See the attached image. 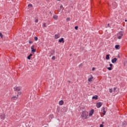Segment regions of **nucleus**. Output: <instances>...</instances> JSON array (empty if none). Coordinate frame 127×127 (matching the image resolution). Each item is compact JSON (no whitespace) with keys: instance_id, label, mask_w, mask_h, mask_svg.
<instances>
[{"instance_id":"1","label":"nucleus","mask_w":127,"mask_h":127,"mask_svg":"<svg viewBox=\"0 0 127 127\" xmlns=\"http://www.w3.org/2000/svg\"><path fill=\"white\" fill-rule=\"evenodd\" d=\"M81 117L83 119L87 120V119H88V112L86 111H83L81 114Z\"/></svg>"},{"instance_id":"2","label":"nucleus","mask_w":127,"mask_h":127,"mask_svg":"<svg viewBox=\"0 0 127 127\" xmlns=\"http://www.w3.org/2000/svg\"><path fill=\"white\" fill-rule=\"evenodd\" d=\"M124 31H120L117 34V38L118 39H122L123 36H124Z\"/></svg>"},{"instance_id":"3","label":"nucleus","mask_w":127,"mask_h":127,"mask_svg":"<svg viewBox=\"0 0 127 127\" xmlns=\"http://www.w3.org/2000/svg\"><path fill=\"white\" fill-rule=\"evenodd\" d=\"M15 92H19L20 90H21V87H16V88H14Z\"/></svg>"},{"instance_id":"4","label":"nucleus","mask_w":127,"mask_h":127,"mask_svg":"<svg viewBox=\"0 0 127 127\" xmlns=\"http://www.w3.org/2000/svg\"><path fill=\"white\" fill-rule=\"evenodd\" d=\"M102 105L103 103H102V102H98L96 104V107L99 109V108H101V107H102Z\"/></svg>"},{"instance_id":"5","label":"nucleus","mask_w":127,"mask_h":127,"mask_svg":"<svg viewBox=\"0 0 127 127\" xmlns=\"http://www.w3.org/2000/svg\"><path fill=\"white\" fill-rule=\"evenodd\" d=\"M31 52L32 53H34V52H36V50L34 49V46H32L31 47Z\"/></svg>"},{"instance_id":"6","label":"nucleus","mask_w":127,"mask_h":127,"mask_svg":"<svg viewBox=\"0 0 127 127\" xmlns=\"http://www.w3.org/2000/svg\"><path fill=\"white\" fill-rule=\"evenodd\" d=\"M93 78L94 77H93L92 75H90V77H89L88 79V82H92V81H93Z\"/></svg>"},{"instance_id":"7","label":"nucleus","mask_w":127,"mask_h":127,"mask_svg":"<svg viewBox=\"0 0 127 127\" xmlns=\"http://www.w3.org/2000/svg\"><path fill=\"white\" fill-rule=\"evenodd\" d=\"M17 98H18V95H17V96H13L11 100H12V101H15L16 100H17Z\"/></svg>"},{"instance_id":"8","label":"nucleus","mask_w":127,"mask_h":127,"mask_svg":"<svg viewBox=\"0 0 127 127\" xmlns=\"http://www.w3.org/2000/svg\"><path fill=\"white\" fill-rule=\"evenodd\" d=\"M59 42H60V43H64V42H65L64 41V38H61V39L59 40Z\"/></svg>"},{"instance_id":"9","label":"nucleus","mask_w":127,"mask_h":127,"mask_svg":"<svg viewBox=\"0 0 127 127\" xmlns=\"http://www.w3.org/2000/svg\"><path fill=\"white\" fill-rule=\"evenodd\" d=\"M1 120H4L5 119V115L3 114L0 116Z\"/></svg>"},{"instance_id":"10","label":"nucleus","mask_w":127,"mask_h":127,"mask_svg":"<svg viewBox=\"0 0 127 127\" xmlns=\"http://www.w3.org/2000/svg\"><path fill=\"white\" fill-rule=\"evenodd\" d=\"M93 114H94V110H91L89 112V116H93Z\"/></svg>"},{"instance_id":"11","label":"nucleus","mask_w":127,"mask_h":127,"mask_svg":"<svg viewBox=\"0 0 127 127\" xmlns=\"http://www.w3.org/2000/svg\"><path fill=\"white\" fill-rule=\"evenodd\" d=\"M117 58H114L113 60H112V63H116V62H117Z\"/></svg>"},{"instance_id":"12","label":"nucleus","mask_w":127,"mask_h":127,"mask_svg":"<svg viewBox=\"0 0 127 127\" xmlns=\"http://www.w3.org/2000/svg\"><path fill=\"white\" fill-rule=\"evenodd\" d=\"M53 18L55 20H57V19H58V16H57V15H54Z\"/></svg>"},{"instance_id":"13","label":"nucleus","mask_w":127,"mask_h":127,"mask_svg":"<svg viewBox=\"0 0 127 127\" xmlns=\"http://www.w3.org/2000/svg\"><path fill=\"white\" fill-rule=\"evenodd\" d=\"M64 104V101H63V100H61V101L59 102V105H60V106H62Z\"/></svg>"},{"instance_id":"14","label":"nucleus","mask_w":127,"mask_h":127,"mask_svg":"<svg viewBox=\"0 0 127 127\" xmlns=\"http://www.w3.org/2000/svg\"><path fill=\"white\" fill-rule=\"evenodd\" d=\"M92 99L93 100H98V96L97 95H95L94 96L92 97Z\"/></svg>"},{"instance_id":"15","label":"nucleus","mask_w":127,"mask_h":127,"mask_svg":"<svg viewBox=\"0 0 127 127\" xmlns=\"http://www.w3.org/2000/svg\"><path fill=\"white\" fill-rule=\"evenodd\" d=\"M28 8H30L31 9L33 7V6H32V4H28Z\"/></svg>"},{"instance_id":"16","label":"nucleus","mask_w":127,"mask_h":127,"mask_svg":"<svg viewBox=\"0 0 127 127\" xmlns=\"http://www.w3.org/2000/svg\"><path fill=\"white\" fill-rule=\"evenodd\" d=\"M55 37L56 39H58V38H59V37H60V35H55Z\"/></svg>"},{"instance_id":"17","label":"nucleus","mask_w":127,"mask_h":127,"mask_svg":"<svg viewBox=\"0 0 127 127\" xmlns=\"http://www.w3.org/2000/svg\"><path fill=\"white\" fill-rule=\"evenodd\" d=\"M106 60H109L110 59V55H107L106 57Z\"/></svg>"},{"instance_id":"18","label":"nucleus","mask_w":127,"mask_h":127,"mask_svg":"<svg viewBox=\"0 0 127 127\" xmlns=\"http://www.w3.org/2000/svg\"><path fill=\"white\" fill-rule=\"evenodd\" d=\"M116 49H120V45H116L115 46Z\"/></svg>"},{"instance_id":"19","label":"nucleus","mask_w":127,"mask_h":127,"mask_svg":"<svg viewBox=\"0 0 127 127\" xmlns=\"http://www.w3.org/2000/svg\"><path fill=\"white\" fill-rule=\"evenodd\" d=\"M122 125H123V127H125V126H127V122L126 121L122 123Z\"/></svg>"},{"instance_id":"20","label":"nucleus","mask_w":127,"mask_h":127,"mask_svg":"<svg viewBox=\"0 0 127 127\" xmlns=\"http://www.w3.org/2000/svg\"><path fill=\"white\" fill-rule=\"evenodd\" d=\"M34 40L35 41H37V40H38V38L37 37H35Z\"/></svg>"},{"instance_id":"21","label":"nucleus","mask_w":127,"mask_h":127,"mask_svg":"<svg viewBox=\"0 0 127 127\" xmlns=\"http://www.w3.org/2000/svg\"><path fill=\"white\" fill-rule=\"evenodd\" d=\"M108 70H109V71H111L112 69V67H107Z\"/></svg>"},{"instance_id":"22","label":"nucleus","mask_w":127,"mask_h":127,"mask_svg":"<svg viewBox=\"0 0 127 127\" xmlns=\"http://www.w3.org/2000/svg\"><path fill=\"white\" fill-rule=\"evenodd\" d=\"M3 37V35H2V34L1 33H0V37H1V38H2Z\"/></svg>"},{"instance_id":"23","label":"nucleus","mask_w":127,"mask_h":127,"mask_svg":"<svg viewBox=\"0 0 127 127\" xmlns=\"http://www.w3.org/2000/svg\"><path fill=\"white\" fill-rule=\"evenodd\" d=\"M43 26L44 27H47V26H46V23H44L43 24Z\"/></svg>"},{"instance_id":"24","label":"nucleus","mask_w":127,"mask_h":127,"mask_svg":"<svg viewBox=\"0 0 127 127\" xmlns=\"http://www.w3.org/2000/svg\"><path fill=\"white\" fill-rule=\"evenodd\" d=\"M79 27H78V26H76L74 28L75 29H76V30H78V28Z\"/></svg>"},{"instance_id":"25","label":"nucleus","mask_w":127,"mask_h":127,"mask_svg":"<svg viewBox=\"0 0 127 127\" xmlns=\"http://www.w3.org/2000/svg\"><path fill=\"white\" fill-rule=\"evenodd\" d=\"M29 43L30 44H32L33 43V42L31 41H29Z\"/></svg>"},{"instance_id":"26","label":"nucleus","mask_w":127,"mask_h":127,"mask_svg":"<svg viewBox=\"0 0 127 127\" xmlns=\"http://www.w3.org/2000/svg\"><path fill=\"white\" fill-rule=\"evenodd\" d=\"M52 59L53 60H55V59H56L55 56H53Z\"/></svg>"},{"instance_id":"27","label":"nucleus","mask_w":127,"mask_h":127,"mask_svg":"<svg viewBox=\"0 0 127 127\" xmlns=\"http://www.w3.org/2000/svg\"><path fill=\"white\" fill-rule=\"evenodd\" d=\"M109 92H110V93H113V89H109Z\"/></svg>"},{"instance_id":"28","label":"nucleus","mask_w":127,"mask_h":127,"mask_svg":"<svg viewBox=\"0 0 127 127\" xmlns=\"http://www.w3.org/2000/svg\"><path fill=\"white\" fill-rule=\"evenodd\" d=\"M35 22L37 23V22H38V19H36L35 20Z\"/></svg>"},{"instance_id":"29","label":"nucleus","mask_w":127,"mask_h":127,"mask_svg":"<svg viewBox=\"0 0 127 127\" xmlns=\"http://www.w3.org/2000/svg\"><path fill=\"white\" fill-rule=\"evenodd\" d=\"M31 58V57L30 56H29L27 57V59H28V60H30Z\"/></svg>"},{"instance_id":"30","label":"nucleus","mask_w":127,"mask_h":127,"mask_svg":"<svg viewBox=\"0 0 127 127\" xmlns=\"http://www.w3.org/2000/svg\"><path fill=\"white\" fill-rule=\"evenodd\" d=\"M66 20H67V21H69L70 18H69V17L66 18Z\"/></svg>"},{"instance_id":"31","label":"nucleus","mask_w":127,"mask_h":127,"mask_svg":"<svg viewBox=\"0 0 127 127\" xmlns=\"http://www.w3.org/2000/svg\"><path fill=\"white\" fill-rule=\"evenodd\" d=\"M17 95H18V96H19V95H21V92H18Z\"/></svg>"},{"instance_id":"32","label":"nucleus","mask_w":127,"mask_h":127,"mask_svg":"<svg viewBox=\"0 0 127 127\" xmlns=\"http://www.w3.org/2000/svg\"><path fill=\"white\" fill-rule=\"evenodd\" d=\"M108 26H106V28H108V27H111V26H110V24H108Z\"/></svg>"},{"instance_id":"33","label":"nucleus","mask_w":127,"mask_h":127,"mask_svg":"<svg viewBox=\"0 0 127 127\" xmlns=\"http://www.w3.org/2000/svg\"><path fill=\"white\" fill-rule=\"evenodd\" d=\"M103 115H106V111H103Z\"/></svg>"},{"instance_id":"34","label":"nucleus","mask_w":127,"mask_h":127,"mask_svg":"<svg viewBox=\"0 0 127 127\" xmlns=\"http://www.w3.org/2000/svg\"><path fill=\"white\" fill-rule=\"evenodd\" d=\"M60 8H61V9H62V8H63V5H61L60 6Z\"/></svg>"},{"instance_id":"35","label":"nucleus","mask_w":127,"mask_h":127,"mask_svg":"<svg viewBox=\"0 0 127 127\" xmlns=\"http://www.w3.org/2000/svg\"><path fill=\"white\" fill-rule=\"evenodd\" d=\"M100 127H104V125L103 124H101L100 125Z\"/></svg>"},{"instance_id":"36","label":"nucleus","mask_w":127,"mask_h":127,"mask_svg":"<svg viewBox=\"0 0 127 127\" xmlns=\"http://www.w3.org/2000/svg\"><path fill=\"white\" fill-rule=\"evenodd\" d=\"M109 65L110 66V67H113V64H110Z\"/></svg>"},{"instance_id":"37","label":"nucleus","mask_w":127,"mask_h":127,"mask_svg":"<svg viewBox=\"0 0 127 127\" xmlns=\"http://www.w3.org/2000/svg\"><path fill=\"white\" fill-rule=\"evenodd\" d=\"M95 69H96V68H95V67H93V68H92V71H94Z\"/></svg>"},{"instance_id":"38","label":"nucleus","mask_w":127,"mask_h":127,"mask_svg":"<svg viewBox=\"0 0 127 127\" xmlns=\"http://www.w3.org/2000/svg\"><path fill=\"white\" fill-rule=\"evenodd\" d=\"M102 111H105V108L104 107L102 108Z\"/></svg>"},{"instance_id":"39","label":"nucleus","mask_w":127,"mask_h":127,"mask_svg":"<svg viewBox=\"0 0 127 127\" xmlns=\"http://www.w3.org/2000/svg\"><path fill=\"white\" fill-rule=\"evenodd\" d=\"M29 56H30V57H31V56H32V54H30Z\"/></svg>"},{"instance_id":"40","label":"nucleus","mask_w":127,"mask_h":127,"mask_svg":"<svg viewBox=\"0 0 127 127\" xmlns=\"http://www.w3.org/2000/svg\"><path fill=\"white\" fill-rule=\"evenodd\" d=\"M117 88H116V87H115L114 88V92H115V91H116V89Z\"/></svg>"},{"instance_id":"41","label":"nucleus","mask_w":127,"mask_h":127,"mask_svg":"<svg viewBox=\"0 0 127 127\" xmlns=\"http://www.w3.org/2000/svg\"><path fill=\"white\" fill-rule=\"evenodd\" d=\"M117 5H115L114 7H113V8H116V7H117Z\"/></svg>"},{"instance_id":"42","label":"nucleus","mask_w":127,"mask_h":127,"mask_svg":"<svg viewBox=\"0 0 127 127\" xmlns=\"http://www.w3.org/2000/svg\"><path fill=\"white\" fill-rule=\"evenodd\" d=\"M67 82H68V83H71V81H70V80H68Z\"/></svg>"},{"instance_id":"43","label":"nucleus","mask_w":127,"mask_h":127,"mask_svg":"<svg viewBox=\"0 0 127 127\" xmlns=\"http://www.w3.org/2000/svg\"><path fill=\"white\" fill-rule=\"evenodd\" d=\"M120 55H118V58H120Z\"/></svg>"},{"instance_id":"44","label":"nucleus","mask_w":127,"mask_h":127,"mask_svg":"<svg viewBox=\"0 0 127 127\" xmlns=\"http://www.w3.org/2000/svg\"><path fill=\"white\" fill-rule=\"evenodd\" d=\"M58 1H60V0H57Z\"/></svg>"},{"instance_id":"45","label":"nucleus","mask_w":127,"mask_h":127,"mask_svg":"<svg viewBox=\"0 0 127 127\" xmlns=\"http://www.w3.org/2000/svg\"><path fill=\"white\" fill-rule=\"evenodd\" d=\"M53 52H54V53L55 52V51H54V50H53Z\"/></svg>"},{"instance_id":"46","label":"nucleus","mask_w":127,"mask_h":127,"mask_svg":"<svg viewBox=\"0 0 127 127\" xmlns=\"http://www.w3.org/2000/svg\"><path fill=\"white\" fill-rule=\"evenodd\" d=\"M125 21H126V22H127V19H126V20H125Z\"/></svg>"},{"instance_id":"47","label":"nucleus","mask_w":127,"mask_h":127,"mask_svg":"<svg viewBox=\"0 0 127 127\" xmlns=\"http://www.w3.org/2000/svg\"><path fill=\"white\" fill-rule=\"evenodd\" d=\"M47 0V1H48L49 0Z\"/></svg>"},{"instance_id":"48","label":"nucleus","mask_w":127,"mask_h":127,"mask_svg":"<svg viewBox=\"0 0 127 127\" xmlns=\"http://www.w3.org/2000/svg\"><path fill=\"white\" fill-rule=\"evenodd\" d=\"M50 13H51V12H50Z\"/></svg>"},{"instance_id":"49","label":"nucleus","mask_w":127,"mask_h":127,"mask_svg":"<svg viewBox=\"0 0 127 127\" xmlns=\"http://www.w3.org/2000/svg\"><path fill=\"white\" fill-rule=\"evenodd\" d=\"M115 3V4H116V3Z\"/></svg>"}]
</instances>
